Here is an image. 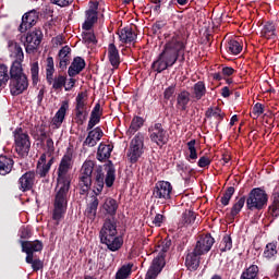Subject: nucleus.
Listing matches in <instances>:
<instances>
[{
    "label": "nucleus",
    "mask_w": 279,
    "mask_h": 279,
    "mask_svg": "<svg viewBox=\"0 0 279 279\" xmlns=\"http://www.w3.org/2000/svg\"><path fill=\"white\" fill-rule=\"evenodd\" d=\"M201 254L197 253L195 250L190 252L185 257V266L190 271H197L199 269V258Z\"/></svg>",
    "instance_id": "obj_27"
},
{
    "label": "nucleus",
    "mask_w": 279,
    "mask_h": 279,
    "mask_svg": "<svg viewBox=\"0 0 279 279\" xmlns=\"http://www.w3.org/2000/svg\"><path fill=\"white\" fill-rule=\"evenodd\" d=\"M222 75L226 77H230V75H234V69L227 66L222 69Z\"/></svg>",
    "instance_id": "obj_60"
},
{
    "label": "nucleus",
    "mask_w": 279,
    "mask_h": 279,
    "mask_svg": "<svg viewBox=\"0 0 279 279\" xmlns=\"http://www.w3.org/2000/svg\"><path fill=\"white\" fill-rule=\"evenodd\" d=\"M102 137H104V131L101 130V128L97 126L94 130L88 132V135L85 138L83 145L85 147H95V145H97V143H99Z\"/></svg>",
    "instance_id": "obj_21"
},
{
    "label": "nucleus",
    "mask_w": 279,
    "mask_h": 279,
    "mask_svg": "<svg viewBox=\"0 0 279 279\" xmlns=\"http://www.w3.org/2000/svg\"><path fill=\"white\" fill-rule=\"evenodd\" d=\"M269 202V195L260 187H254L247 195L246 208L247 210H264Z\"/></svg>",
    "instance_id": "obj_6"
},
{
    "label": "nucleus",
    "mask_w": 279,
    "mask_h": 279,
    "mask_svg": "<svg viewBox=\"0 0 279 279\" xmlns=\"http://www.w3.org/2000/svg\"><path fill=\"white\" fill-rule=\"evenodd\" d=\"M83 69H86V61L82 57L74 58L68 70L69 77H75V75H80V72Z\"/></svg>",
    "instance_id": "obj_23"
},
{
    "label": "nucleus",
    "mask_w": 279,
    "mask_h": 279,
    "mask_svg": "<svg viewBox=\"0 0 279 279\" xmlns=\"http://www.w3.org/2000/svg\"><path fill=\"white\" fill-rule=\"evenodd\" d=\"M76 105H75V121L80 125L84 124V121H86V109L88 106V93L87 92H81L77 94L75 98Z\"/></svg>",
    "instance_id": "obj_13"
},
{
    "label": "nucleus",
    "mask_w": 279,
    "mask_h": 279,
    "mask_svg": "<svg viewBox=\"0 0 279 279\" xmlns=\"http://www.w3.org/2000/svg\"><path fill=\"white\" fill-rule=\"evenodd\" d=\"M220 252H230L232 250V238L230 235H225L219 245Z\"/></svg>",
    "instance_id": "obj_47"
},
{
    "label": "nucleus",
    "mask_w": 279,
    "mask_h": 279,
    "mask_svg": "<svg viewBox=\"0 0 279 279\" xmlns=\"http://www.w3.org/2000/svg\"><path fill=\"white\" fill-rule=\"evenodd\" d=\"M114 149V146L110 144H104L100 143L98 146L96 158L99 160V162H104L105 160H108L110 156L112 155V150Z\"/></svg>",
    "instance_id": "obj_29"
},
{
    "label": "nucleus",
    "mask_w": 279,
    "mask_h": 279,
    "mask_svg": "<svg viewBox=\"0 0 279 279\" xmlns=\"http://www.w3.org/2000/svg\"><path fill=\"white\" fill-rule=\"evenodd\" d=\"M83 38L86 40V43H95L96 40L95 34L93 33H86Z\"/></svg>",
    "instance_id": "obj_61"
},
{
    "label": "nucleus",
    "mask_w": 279,
    "mask_h": 279,
    "mask_svg": "<svg viewBox=\"0 0 279 279\" xmlns=\"http://www.w3.org/2000/svg\"><path fill=\"white\" fill-rule=\"evenodd\" d=\"M102 114L104 109H101V105L97 102L90 112L87 130H93V128H95V125H97L99 121H101Z\"/></svg>",
    "instance_id": "obj_24"
},
{
    "label": "nucleus",
    "mask_w": 279,
    "mask_h": 279,
    "mask_svg": "<svg viewBox=\"0 0 279 279\" xmlns=\"http://www.w3.org/2000/svg\"><path fill=\"white\" fill-rule=\"evenodd\" d=\"M98 207H99V199L97 198V196H94L92 199V204H89L86 209L87 217L89 219H95V217H97V208Z\"/></svg>",
    "instance_id": "obj_40"
},
{
    "label": "nucleus",
    "mask_w": 279,
    "mask_h": 279,
    "mask_svg": "<svg viewBox=\"0 0 279 279\" xmlns=\"http://www.w3.org/2000/svg\"><path fill=\"white\" fill-rule=\"evenodd\" d=\"M145 153V134L138 132L132 140L128 150V158L133 165L138 162V159Z\"/></svg>",
    "instance_id": "obj_7"
},
{
    "label": "nucleus",
    "mask_w": 279,
    "mask_h": 279,
    "mask_svg": "<svg viewBox=\"0 0 279 279\" xmlns=\"http://www.w3.org/2000/svg\"><path fill=\"white\" fill-rule=\"evenodd\" d=\"M278 254V242L268 243L264 251L265 258H274Z\"/></svg>",
    "instance_id": "obj_42"
},
{
    "label": "nucleus",
    "mask_w": 279,
    "mask_h": 279,
    "mask_svg": "<svg viewBox=\"0 0 279 279\" xmlns=\"http://www.w3.org/2000/svg\"><path fill=\"white\" fill-rule=\"evenodd\" d=\"M167 25V22L165 21H157L154 24V29H162V27H165Z\"/></svg>",
    "instance_id": "obj_63"
},
{
    "label": "nucleus",
    "mask_w": 279,
    "mask_h": 279,
    "mask_svg": "<svg viewBox=\"0 0 279 279\" xmlns=\"http://www.w3.org/2000/svg\"><path fill=\"white\" fill-rule=\"evenodd\" d=\"M240 279H258V266L251 265L242 272Z\"/></svg>",
    "instance_id": "obj_39"
},
{
    "label": "nucleus",
    "mask_w": 279,
    "mask_h": 279,
    "mask_svg": "<svg viewBox=\"0 0 279 279\" xmlns=\"http://www.w3.org/2000/svg\"><path fill=\"white\" fill-rule=\"evenodd\" d=\"M232 195H234V187L230 186L227 189V191L220 198L222 206H228V204H230V199H232Z\"/></svg>",
    "instance_id": "obj_49"
},
{
    "label": "nucleus",
    "mask_w": 279,
    "mask_h": 279,
    "mask_svg": "<svg viewBox=\"0 0 279 279\" xmlns=\"http://www.w3.org/2000/svg\"><path fill=\"white\" fill-rule=\"evenodd\" d=\"M43 31L35 28L34 31L21 37V41L24 43L26 53H33V51H36V49H38V47L43 43Z\"/></svg>",
    "instance_id": "obj_11"
},
{
    "label": "nucleus",
    "mask_w": 279,
    "mask_h": 279,
    "mask_svg": "<svg viewBox=\"0 0 279 279\" xmlns=\"http://www.w3.org/2000/svg\"><path fill=\"white\" fill-rule=\"evenodd\" d=\"M60 69H65L71 62V47L64 46L58 53Z\"/></svg>",
    "instance_id": "obj_31"
},
{
    "label": "nucleus",
    "mask_w": 279,
    "mask_h": 279,
    "mask_svg": "<svg viewBox=\"0 0 279 279\" xmlns=\"http://www.w3.org/2000/svg\"><path fill=\"white\" fill-rule=\"evenodd\" d=\"M153 197L160 202H169L173 197V185L169 181H157L153 189Z\"/></svg>",
    "instance_id": "obj_10"
},
{
    "label": "nucleus",
    "mask_w": 279,
    "mask_h": 279,
    "mask_svg": "<svg viewBox=\"0 0 279 279\" xmlns=\"http://www.w3.org/2000/svg\"><path fill=\"white\" fill-rule=\"evenodd\" d=\"M51 165H53V157H51L48 161H47V154H43L37 162V173L38 175H40V178H45L47 177V173H49L50 169H51Z\"/></svg>",
    "instance_id": "obj_22"
},
{
    "label": "nucleus",
    "mask_w": 279,
    "mask_h": 279,
    "mask_svg": "<svg viewBox=\"0 0 279 279\" xmlns=\"http://www.w3.org/2000/svg\"><path fill=\"white\" fill-rule=\"evenodd\" d=\"M47 83L52 86L53 90H62L64 86H66V76L62 74H58L53 76L51 74L50 76H46Z\"/></svg>",
    "instance_id": "obj_25"
},
{
    "label": "nucleus",
    "mask_w": 279,
    "mask_h": 279,
    "mask_svg": "<svg viewBox=\"0 0 279 279\" xmlns=\"http://www.w3.org/2000/svg\"><path fill=\"white\" fill-rule=\"evenodd\" d=\"M263 112H265V107L263 106V104H260V102L255 104L253 107L254 119H258V117H260V114H263Z\"/></svg>",
    "instance_id": "obj_53"
},
{
    "label": "nucleus",
    "mask_w": 279,
    "mask_h": 279,
    "mask_svg": "<svg viewBox=\"0 0 279 279\" xmlns=\"http://www.w3.org/2000/svg\"><path fill=\"white\" fill-rule=\"evenodd\" d=\"M43 99H45V88L39 89L37 95L38 105L43 104Z\"/></svg>",
    "instance_id": "obj_62"
},
{
    "label": "nucleus",
    "mask_w": 279,
    "mask_h": 279,
    "mask_svg": "<svg viewBox=\"0 0 279 279\" xmlns=\"http://www.w3.org/2000/svg\"><path fill=\"white\" fill-rule=\"evenodd\" d=\"M165 220V216L157 214L153 220L154 226H157V228H160L162 226V221Z\"/></svg>",
    "instance_id": "obj_57"
},
{
    "label": "nucleus",
    "mask_w": 279,
    "mask_h": 279,
    "mask_svg": "<svg viewBox=\"0 0 279 279\" xmlns=\"http://www.w3.org/2000/svg\"><path fill=\"white\" fill-rule=\"evenodd\" d=\"M205 117L209 121H213V119H215L216 125H219V123L223 121V112H221V109H219V107L208 108L207 111L205 112Z\"/></svg>",
    "instance_id": "obj_33"
},
{
    "label": "nucleus",
    "mask_w": 279,
    "mask_h": 279,
    "mask_svg": "<svg viewBox=\"0 0 279 279\" xmlns=\"http://www.w3.org/2000/svg\"><path fill=\"white\" fill-rule=\"evenodd\" d=\"M36 23H38V12L34 10L29 11L22 16V23L20 24L19 32H21V34H25V32H27V29H32Z\"/></svg>",
    "instance_id": "obj_16"
},
{
    "label": "nucleus",
    "mask_w": 279,
    "mask_h": 279,
    "mask_svg": "<svg viewBox=\"0 0 279 279\" xmlns=\"http://www.w3.org/2000/svg\"><path fill=\"white\" fill-rule=\"evenodd\" d=\"M210 162L211 160L207 156H203L198 159L197 166L204 169L205 167H210Z\"/></svg>",
    "instance_id": "obj_55"
},
{
    "label": "nucleus",
    "mask_w": 279,
    "mask_h": 279,
    "mask_svg": "<svg viewBox=\"0 0 279 279\" xmlns=\"http://www.w3.org/2000/svg\"><path fill=\"white\" fill-rule=\"evenodd\" d=\"M102 208L107 213V215L114 217L119 208V203H117L114 198H107L102 205Z\"/></svg>",
    "instance_id": "obj_37"
},
{
    "label": "nucleus",
    "mask_w": 279,
    "mask_h": 279,
    "mask_svg": "<svg viewBox=\"0 0 279 279\" xmlns=\"http://www.w3.org/2000/svg\"><path fill=\"white\" fill-rule=\"evenodd\" d=\"M100 243L107 245L110 252H119L123 246V238L117 236V221L114 218L106 219L100 232Z\"/></svg>",
    "instance_id": "obj_4"
},
{
    "label": "nucleus",
    "mask_w": 279,
    "mask_h": 279,
    "mask_svg": "<svg viewBox=\"0 0 279 279\" xmlns=\"http://www.w3.org/2000/svg\"><path fill=\"white\" fill-rule=\"evenodd\" d=\"M28 265H32L33 271H40L43 267H45V264L40 259H34V257H31V262H26Z\"/></svg>",
    "instance_id": "obj_50"
},
{
    "label": "nucleus",
    "mask_w": 279,
    "mask_h": 279,
    "mask_svg": "<svg viewBox=\"0 0 279 279\" xmlns=\"http://www.w3.org/2000/svg\"><path fill=\"white\" fill-rule=\"evenodd\" d=\"M145 120H143V118L136 116L132 119L131 121V125L129 128V130L126 131V135L129 136H134V134H136V132H138V130H141V128L144 125Z\"/></svg>",
    "instance_id": "obj_35"
},
{
    "label": "nucleus",
    "mask_w": 279,
    "mask_h": 279,
    "mask_svg": "<svg viewBox=\"0 0 279 279\" xmlns=\"http://www.w3.org/2000/svg\"><path fill=\"white\" fill-rule=\"evenodd\" d=\"M99 10H101V8L99 7L98 1H89L88 10L85 12V22L82 26L85 32H90V29H93V25H95L98 20Z\"/></svg>",
    "instance_id": "obj_14"
},
{
    "label": "nucleus",
    "mask_w": 279,
    "mask_h": 279,
    "mask_svg": "<svg viewBox=\"0 0 279 279\" xmlns=\"http://www.w3.org/2000/svg\"><path fill=\"white\" fill-rule=\"evenodd\" d=\"M40 69L38 68V62H34L31 64V77L33 82V86H37L40 82L39 77Z\"/></svg>",
    "instance_id": "obj_44"
},
{
    "label": "nucleus",
    "mask_w": 279,
    "mask_h": 279,
    "mask_svg": "<svg viewBox=\"0 0 279 279\" xmlns=\"http://www.w3.org/2000/svg\"><path fill=\"white\" fill-rule=\"evenodd\" d=\"M14 167V160L7 156H0V175H8Z\"/></svg>",
    "instance_id": "obj_32"
},
{
    "label": "nucleus",
    "mask_w": 279,
    "mask_h": 279,
    "mask_svg": "<svg viewBox=\"0 0 279 279\" xmlns=\"http://www.w3.org/2000/svg\"><path fill=\"white\" fill-rule=\"evenodd\" d=\"M73 169V148H68L63 155L59 168L57 178L56 196L53 203L52 219L60 223V219L64 217L66 213V206L69 205V190L71 189V171Z\"/></svg>",
    "instance_id": "obj_1"
},
{
    "label": "nucleus",
    "mask_w": 279,
    "mask_h": 279,
    "mask_svg": "<svg viewBox=\"0 0 279 279\" xmlns=\"http://www.w3.org/2000/svg\"><path fill=\"white\" fill-rule=\"evenodd\" d=\"M221 95L226 98V97H230V88H228V86L223 87L221 89Z\"/></svg>",
    "instance_id": "obj_64"
},
{
    "label": "nucleus",
    "mask_w": 279,
    "mask_h": 279,
    "mask_svg": "<svg viewBox=\"0 0 279 279\" xmlns=\"http://www.w3.org/2000/svg\"><path fill=\"white\" fill-rule=\"evenodd\" d=\"M107 53L111 66H113V69H119V64H121V57L119 56V49H117L114 44H109Z\"/></svg>",
    "instance_id": "obj_28"
},
{
    "label": "nucleus",
    "mask_w": 279,
    "mask_h": 279,
    "mask_svg": "<svg viewBox=\"0 0 279 279\" xmlns=\"http://www.w3.org/2000/svg\"><path fill=\"white\" fill-rule=\"evenodd\" d=\"M132 274V265L128 264L122 266L116 274V279H126Z\"/></svg>",
    "instance_id": "obj_45"
},
{
    "label": "nucleus",
    "mask_w": 279,
    "mask_h": 279,
    "mask_svg": "<svg viewBox=\"0 0 279 279\" xmlns=\"http://www.w3.org/2000/svg\"><path fill=\"white\" fill-rule=\"evenodd\" d=\"M213 245H215V239L211 238L210 234H206L198 239L194 250L196 253L201 254V256H204V254H208V251L213 248Z\"/></svg>",
    "instance_id": "obj_17"
},
{
    "label": "nucleus",
    "mask_w": 279,
    "mask_h": 279,
    "mask_svg": "<svg viewBox=\"0 0 279 279\" xmlns=\"http://www.w3.org/2000/svg\"><path fill=\"white\" fill-rule=\"evenodd\" d=\"M195 219H196V216H195V213L194 211H185L183 215H182V219L180 221V226H192V223H195Z\"/></svg>",
    "instance_id": "obj_43"
},
{
    "label": "nucleus",
    "mask_w": 279,
    "mask_h": 279,
    "mask_svg": "<svg viewBox=\"0 0 279 279\" xmlns=\"http://www.w3.org/2000/svg\"><path fill=\"white\" fill-rule=\"evenodd\" d=\"M180 51H184V39L180 34H173L165 45L162 52L158 56V59L153 62V69L157 73L167 71L169 66H173L180 58Z\"/></svg>",
    "instance_id": "obj_3"
},
{
    "label": "nucleus",
    "mask_w": 279,
    "mask_h": 279,
    "mask_svg": "<svg viewBox=\"0 0 279 279\" xmlns=\"http://www.w3.org/2000/svg\"><path fill=\"white\" fill-rule=\"evenodd\" d=\"M93 171H95V161L90 159L85 160L81 168V195L88 193L93 184Z\"/></svg>",
    "instance_id": "obj_8"
},
{
    "label": "nucleus",
    "mask_w": 279,
    "mask_h": 279,
    "mask_svg": "<svg viewBox=\"0 0 279 279\" xmlns=\"http://www.w3.org/2000/svg\"><path fill=\"white\" fill-rule=\"evenodd\" d=\"M269 215L271 217H279V199H275L272 204L268 207Z\"/></svg>",
    "instance_id": "obj_51"
},
{
    "label": "nucleus",
    "mask_w": 279,
    "mask_h": 279,
    "mask_svg": "<svg viewBox=\"0 0 279 279\" xmlns=\"http://www.w3.org/2000/svg\"><path fill=\"white\" fill-rule=\"evenodd\" d=\"M148 134L151 143H156L158 147H163L169 143V133L161 123H155L149 126Z\"/></svg>",
    "instance_id": "obj_12"
},
{
    "label": "nucleus",
    "mask_w": 279,
    "mask_h": 279,
    "mask_svg": "<svg viewBox=\"0 0 279 279\" xmlns=\"http://www.w3.org/2000/svg\"><path fill=\"white\" fill-rule=\"evenodd\" d=\"M196 143L197 142L195 140L187 142V149L190 153L187 160L190 162H191V160H197V148H195Z\"/></svg>",
    "instance_id": "obj_48"
},
{
    "label": "nucleus",
    "mask_w": 279,
    "mask_h": 279,
    "mask_svg": "<svg viewBox=\"0 0 279 279\" xmlns=\"http://www.w3.org/2000/svg\"><path fill=\"white\" fill-rule=\"evenodd\" d=\"M77 81L73 77H71L68 83L65 81V85H64V90L69 92V90H73V88H75V83Z\"/></svg>",
    "instance_id": "obj_56"
},
{
    "label": "nucleus",
    "mask_w": 279,
    "mask_h": 279,
    "mask_svg": "<svg viewBox=\"0 0 279 279\" xmlns=\"http://www.w3.org/2000/svg\"><path fill=\"white\" fill-rule=\"evenodd\" d=\"M56 73V68L53 65V57L47 58V66H46V77L51 74Z\"/></svg>",
    "instance_id": "obj_52"
},
{
    "label": "nucleus",
    "mask_w": 279,
    "mask_h": 279,
    "mask_svg": "<svg viewBox=\"0 0 279 279\" xmlns=\"http://www.w3.org/2000/svg\"><path fill=\"white\" fill-rule=\"evenodd\" d=\"M243 206H245V196H242L233 204L230 213L231 219H234V217H236V215L243 210Z\"/></svg>",
    "instance_id": "obj_41"
},
{
    "label": "nucleus",
    "mask_w": 279,
    "mask_h": 279,
    "mask_svg": "<svg viewBox=\"0 0 279 279\" xmlns=\"http://www.w3.org/2000/svg\"><path fill=\"white\" fill-rule=\"evenodd\" d=\"M10 81V72L5 64H0V83L2 86H5Z\"/></svg>",
    "instance_id": "obj_46"
},
{
    "label": "nucleus",
    "mask_w": 279,
    "mask_h": 279,
    "mask_svg": "<svg viewBox=\"0 0 279 279\" xmlns=\"http://www.w3.org/2000/svg\"><path fill=\"white\" fill-rule=\"evenodd\" d=\"M14 143H15V151L19 156H27L29 154V149L32 147V142L29 141V134L23 131V129H15L13 132Z\"/></svg>",
    "instance_id": "obj_9"
},
{
    "label": "nucleus",
    "mask_w": 279,
    "mask_h": 279,
    "mask_svg": "<svg viewBox=\"0 0 279 279\" xmlns=\"http://www.w3.org/2000/svg\"><path fill=\"white\" fill-rule=\"evenodd\" d=\"M8 47L11 58H14L10 68V93L13 96L23 95L29 88V80L23 71L25 54L23 53V48L16 41L9 40Z\"/></svg>",
    "instance_id": "obj_2"
},
{
    "label": "nucleus",
    "mask_w": 279,
    "mask_h": 279,
    "mask_svg": "<svg viewBox=\"0 0 279 279\" xmlns=\"http://www.w3.org/2000/svg\"><path fill=\"white\" fill-rule=\"evenodd\" d=\"M260 36L267 40H274L276 38V26L271 22H267L260 32Z\"/></svg>",
    "instance_id": "obj_34"
},
{
    "label": "nucleus",
    "mask_w": 279,
    "mask_h": 279,
    "mask_svg": "<svg viewBox=\"0 0 279 279\" xmlns=\"http://www.w3.org/2000/svg\"><path fill=\"white\" fill-rule=\"evenodd\" d=\"M162 267H165V257L162 255H158L154 258L151 266L149 267L145 279H156L158 278V274L162 271Z\"/></svg>",
    "instance_id": "obj_18"
},
{
    "label": "nucleus",
    "mask_w": 279,
    "mask_h": 279,
    "mask_svg": "<svg viewBox=\"0 0 279 279\" xmlns=\"http://www.w3.org/2000/svg\"><path fill=\"white\" fill-rule=\"evenodd\" d=\"M118 34L119 39L123 45H132V43H136V33L130 27L122 28Z\"/></svg>",
    "instance_id": "obj_30"
},
{
    "label": "nucleus",
    "mask_w": 279,
    "mask_h": 279,
    "mask_svg": "<svg viewBox=\"0 0 279 279\" xmlns=\"http://www.w3.org/2000/svg\"><path fill=\"white\" fill-rule=\"evenodd\" d=\"M34 182H36V173L33 171L25 172L19 180L20 191L23 193L32 191Z\"/></svg>",
    "instance_id": "obj_19"
},
{
    "label": "nucleus",
    "mask_w": 279,
    "mask_h": 279,
    "mask_svg": "<svg viewBox=\"0 0 279 279\" xmlns=\"http://www.w3.org/2000/svg\"><path fill=\"white\" fill-rule=\"evenodd\" d=\"M227 52L230 53V56H239L241 51H243V46L239 40L236 39H230L226 46Z\"/></svg>",
    "instance_id": "obj_36"
},
{
    "label": "nucleus",
    "mask_w": 279,
    "mask_h": 279,
    "mask_svg": "<svg viewBox=\"0 0 279 279\" xmlns=\"http://www.w3.org/2000/svg\"><path fill=\"white\" fill-rule=\"evenodd\" d=\"M20 236L21 239H29L32 236V231L28 228H22Z\"/></svg>",
    "instance_id": "obj_59"
},
{
    "label": "nucleus",
    "mask_w": 279,
    "mask_h": 279,
    "mask_svg": "<svg viewBox=\"0 0 279 279\" xmlns=\"http://www.w3.org/2000/svg\"><path fill=\"white\" fill-rule=\"evenodd\" d=\"M46 149H47L48 154H53V151L56 150V147L53 146V140L48 138L46 141Z\"/></svg>",
    "instance_id": "obj_58"
},
{
    "label": "nucleus",
    "mask_w": 279,
    "mask_h": 279,
    "mask_svg": "<svg viewBox=\"0 0 279 279\" xmlns=\"http://www.w3.org/2000/svg\"><path fill=\"white\" fill-rule=\"evenodd\" d=\"M175 95V85L167 87L163 92L165 99H171Z\"/></svg>",
    "instance_id": "obj_54"
},
{
    "label": "nucleus",
    "mask_w": 279,
    "mask_h": 279,
    "mask_svg": "<svg viewBox=\"0 0 279 279\" xmlns=\"http://www.w3.org/2000/svg\"><path fill=\"white\" fill-rule=\"evenodd\" d=\"M191 104V93L186 89L181 90L177 96V109L184 112Z\"/></svg>",
    "instance_id": "obj_26"
},
{
    "label": "nucleus",
    "mask_w": 279,
    "mask_h": 279,
    "mask_svg": "<svg viewBox=\"0 0 279 279\" xmlns=\"http://www.w3.org/2000/svg\"><path fill=\"white\" fill-rule=\"evenodd\" d=\"M66 110H69V102L66 100L62 101L61 107L56 112L54 117L52 118V128L53 130H58L64 123V119L66 117Z\"/></svg>",
    "instance_id": "obj_20"
},
{
    "label": "nucleus",
    "mask_w": 279,
    "mask_h": 279,
    "mask_svg": "<svg viewBox=\"0 0 279 279\" xmlns=\"http://www.w3.org/2000/svg\"><path fill=\"white\" fill-rule=\"evenodd\" d=\"M193 95H194V99L199 101V99H202V97H204L206 95V84H204V82H202V81H198L193 86Z\"/></svg>",
    "instance_id": "obj_38"
},
{
    "label": "nucleus",
    "mask_w": 279,
    "mask_h": 279,
    "mask_svg": "<svg viewBox=\"0 0 279 279\" xmlns=\"http://www.w3.org/2000/svg\"><path fill=\"white\" fill-rule=\"evenodd\" d=\"M21 245L22 252L26 254V263H32V258H34L36 252H43V243L39 240L22 241Z\"/></svg>",
    "instance_id": "obj_15"
},
{
    "label": "nucleus",
    "mask_w": 279,
    "mask_h": 279,
    "mask_svg": "<svg viewBox=\"0 0 279 279\" xmlns=\"http://www.w3.org/2000/svg\"><path fill=\"white\" fill-rule=\"evenodd\" d=\"M107 174H104V168L101 166H97L94 172L96 180V191L101 193L104 191V184L110 189L112 184H114V180H117V170H114V163L110 160L104 166Z\"/></svg>",
    "instance_id": "obj_5"
}]
</instances>
